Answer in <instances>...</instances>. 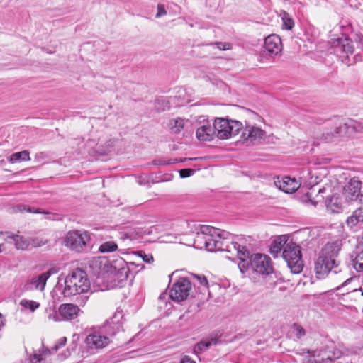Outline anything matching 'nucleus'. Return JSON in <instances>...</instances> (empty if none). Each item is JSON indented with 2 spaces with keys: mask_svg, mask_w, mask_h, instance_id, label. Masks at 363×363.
<instances>
[{
  "mask_svg": "<svg viewBox=\"0 0 363 363\" xmlns=\"http://www.w3.org/2000/svg\"><path fill=\"white\" fill-rule=\"evenodd\" d=\"M282 240L280 238L275 239L271 245L270 247V252L274 257H277L278 254H279L281 250H284V245L288 243L286 241H284L282 243Z\"/></svg>",
  "mask_w": 363,
  "mask_h": 363,
  "instance_id": "nucleus-29",
  "label": "nucleus"
},
{
  "mask_svg": "<svg viewBox=\"0 0 363 363\" xmlns=\"http://www.w3.org/2000/svg\"><path fill=\"white\" fill-rule=\"evenodd\" d=\"M24 211L33 213H47L45 211H41L39 208H35L24 204H17L12 208V212L13 213H23Z\"/></svg>",
  "mask_w": 363,
  "mask_h": 363,
  "instance_id": "nucleus-28",
  "label": "nucleus"
},
{
  "mask_svg": "<svg viewBox=\"0 0 363 363\" xmlns=\"http://www.w3.org/2000/svg\"><path fill=\"white\" fill-rule=\"evenodd\" d=\"M90 240L88 231L70 230L64 238V244L72 251L84 252L91 249Z\"/></svg>",
  "mask_w": 363,
  "mask_h": 363,
  "instance_id": "nucleus-5",
  "label": "nucleus"
},
{
  "mask_svg": "<svg viewBox=\"0 0 363 363\" xmlns=\"http://www.w3.org/2000/svg\"><path fill=\"white\" fill-rule=\"evenodd\" d=\"M167 13L164 7L162 5H158L157 6V13L156 14V18H159L162 16H164Z\"/></svg>",
  "mask_w": 363,
  "mask_h": 363,
  "instance_id": "nucleus-45",
  "label": "nucleus"
},
{
  "mask_svg": "<svg viewBox=\"0 0 363 363\" xmlns=\"http://www.w3.org/2000/svg\"><path fill=\"white\" fill-rule=\"evenodd\" d=\"M337 138L335 133V130L333 132H326L323 133L321 139L326 143L333 142L334 139Z\"/></svg>",
  "mask_w": 363,
  "mask_h": 363,
  "instance_id": "nucleus-37",
  "label": "nucleus"
},
{
  "mask_svg": "<svg viewBox=\"0 0 363 363\" xmlns=\"http://www.w3.org/2000/svg\"><path fill=\"white\" fill-rule=\"evenodd\" d=\"M362 182L355 179L352 178L350 182L345 186L343 189V196L346 202H361L363 194L361 193Z\"/></svg>",
  "mask_w": 363,
  "mask_h": 363,
  "instance_id": "nucleus-10",
  "label": "nucleus"
},
{
  "mask_svg": "<svg viewBox=\"0 0 363 363\" xmlns=\"http://www.w3.org/2000/svg\"><path fill=\"white\" fill-rule=\"evenodd\" d=\"M264 134V131L260 128L246 123L241 138L246 143L251 144L254 143L257 140L262 139Z\"/></svg>",
  "mask_w": 363,
  "mask_h": 363,
  "instance_id": "nucleus-16",
  "label": "nucleus"
},
{
  "mask_svg": "<svg viewBox=\"0 0 363 363\" xmlns=\"http://www.w3.org/2000/svg\"><path fill=\"white\" fill-rule=\"evenodd\" d=\"M216 136L221 140L233 137L242 130L243 125L241 122L228 120L224 118H217L214 121Z\"/></svg>",
  "mask_w": 363,
  "mask_h": 363,
  "instance_id": "nucleus-7",
  "label": "nucleus"
},
{
  "mask_svg": "<svg viewBox=\"0 0 363 363\" xmlns=\"http://www.w3.org/2000/svg\"><path fill=\"white\" fill-rule=\"evenodd\" d=\"M282 257L292 273L298 274L302 271L303 261L300 246L293 242L285 244Z\"/></svg>",
  "mask_w": 363,
  "mask_h": 363,
  "instance_id": "nucleus-6",
  "label": "nucleus"
},
{
  "mask_svg": "<svg viewBox=\"0 0 363 363\" xmlns=\"http://www.w3.org/2000/svg\"><path fill=\"white\" fill-rule=\"evenodd\" d=\"M327 210L333 213H338L342 211V202L337 195L328 197L325 201Z\"/></svg>",
  "mask_w": 363,
  "mask_h": 363,
  "instance_id": "nucleus-24",
  "label": "nucleus"
},
{
  "mask_svg": "<svg viewBox=\"0 0 363 363\" xmlns=\"http://www.w3.org/2000/svg\"><path fill=\"white\" fill-rule=\"evenodd\" d=\"M240 262L238 263V267L242 273H245L249 267H250V262L247 261L248 257H238Z\"/></svg>",
  "mask_w": 363,
  "mask_h": 363,
  "instance_id": "nucleus-36",
  "label": "nucleus"
},
{
  "mask_svg": "<svg viewBox=\"0 0 363 363\" xmlns=\"http://www.w3.org/2000/svg\"><path fill=\"white\" fill-rule=\"evenodd\" d=\"M179 363H196L195 361L192 360L189 357L184 356L180 361Z\"/></svg>",
  "mask_w": 363,
  "mask_h": 363,
  "instance_id": "nucleus-48",
  "label": "nucleus"
},
{
  "mask_svg": "<svg viewBox=\"0 0 363 363\" xmlns=\"http://www.w3.org/2000/svg\"><path fill=\"white\" fill-rule=\"evenodd\" d=\"M29 160H30V153L28 150L15 152L8 157V161L11 163Z\"/></svg>",
  "mask_w": 363,
  "mask_h": 363,
  "instance_id": "nucleus-27",
  "label": "nucleus"
},
{
  "mask_svg": "<svg viewBox=\"0 0 363 363\" xmlns=\"http://www.w3.org/2000/svg\"><path fill=\"white\" fill-rule=\"evenodd\" d=\"M359 291H362V295H363V289L360 288V289H359Z\"/></svg>",
  "mask_w": 363,
  "mask_h": 363,
  "instance_id": "nucleus-55",
  "label": "nucleus"
},
{
  "mask_svg": "<svg viewBox=\"0 0 363 363\" xmlns=\"http://www.w3.org/2000/svg\"><path fill=\"white\" fill-rule=\"evenodd\" d=\"M247 113L252 116H255V117L257 116V114L252 111L247 110Z\"/></svg>",
  "mask_w": 363,
  "mask_h": 363,
  "instance_id": "nucleus-49",
  "label": "nucleus"
},
{
  "mask_svg": "<svg viewBox=\"0 0 363 363\" xmlns=\"http://www.w3.org/2000/svg\"><path fill=\"white\" fill-rule=\"evenodd\" d=\"M184 125V120L178 118L177 119L172 120L169 123L170 129L174 134H178L183 129Z\"/></svg>",
  "mask_w": 363,
  "mask_h": 363,
  "instance_id": "nucleus-31",
  "label": "nucleus"
},
{
  "mask_svg": "<svg viewBox=\"0 0 363 363\" xmlns=\"http://www.w3.org/2000/svg\"><path fill=\"white\" fill-rule=\"evenodd\" d=\"M213 44L220 50H226L230 48V44L228 43L216 42Z\"/></svg>",
  "mask_w": 363,
  "mask_h": 363,
  "instance_id": "nucleus-42",
  "label": "nucleus"
},
{
  "mask_svg": "<svg viewBox=\"0 0 363 363\" xmlns=\"http://www.w3.org/2000/svg\"><path fill=\"white\" fill-rule=\"evenodd\" d=\"M110 342L109 337L103 335L100 333H91L85 339L86 347L91 353H94L106 347Z\"/></svg>",
  "mask_w": 363,
  "mask_h": 363,
  "instance_id": "nucleus-11",
  "label": "nucleus"
},
{
  "mask_svg": "<svg viewBox=\"0 0 363 363\" xmlns=\"http://www.w3.org/2000/svg\"><path fill=\"white\" fill-rule=\"evenodd\" d=\"M329 274L331 275H337V282L342 281L337 289L347 285L353 280V277H350L347 267H342L339 266L338 268H333Z\"/></svg>",
  "mask_w": 363,
  "mask_h": 363,
  "instance_id": "nucleus-21",
  "label": "nucleus"
},
{
  "mask_svg": "<svg viewBox=\"0 0 363 363\" xmlns=\"http://www.w3.org/2000/svg\"><path fill=\"white\" fill-rule=\"evenodd\" d=\"M188 160H192L193 159L188 158ZM194 160H196V158H194ZM186 160H187V158H184V160H178L177 159H169L168 160H165L164 159H157V160H154L152 161V164L157 165V166H166V165L175 164L178 162H183V161H186Z\"/></svg>",
  "mask_w": 363,
  "mask_h": 363,
  "instance_id": "nucleus-32",
  "label": "nucleus"
},
{
  "mask_svg": "<svg viewBox=\"0 0 363 363\" xmlns=\"http://www.w3.org/2000/svg\"><path fill=\"white\" fill-rule=\"evenodd\" d=\"M123 315L121 313H116L104 325V330L110 336L115 335L121 329L120 320Z\"/></svg>",
  "mask_w": 363,
  "mask_h": 363,
  "instance_id": "nucleus-19",
  "label": "nucleus"
},
{
  "mask_svg": "<svg viewBox=\"0 0 363 363\" xmlns=\"http://www.w3.org/2000/svg\"><path fill=\"white\" fill-rule=\"evenodd\" d=\"M342 248V241L337 240L328 242L321 249L315 262V272L318 279L326 277L333 268H338L340 262L337 259Z\"/></svg>",
  "mask_w": 363,
  "mask_h": 363,
  "instance_id": "nucleus-1",
  "label": "nucleus"
},
{
  "mask_svg": "<svg viewBox=\"0 0 363 363\" xmlns=\"http://www.w3.org/2000/svg\"><path fill=\"white\" fill-rule=\"evenodd\" d=\"M8 239H11L13 241L14 245L16 249L21 250H29L28 238H25L19 235H13L12 233H6Z\"/></svg>",
  "mask_w": 363,
  "mask_h": 363,
  "instance_id": "nucleus-25",
  "label": "nucleus"
},
{
  "mask_svg": "<svg viewBox=\"0 0 363 363\" xmlns=\"http://www.w3.org/2000/svg\"><path fill=\"white\" fill-rule=\"evenodd\" d=\"M89 286L86 273L81 269H77L66 277L62 294L64 296L69 297L87 291Z\"/></svg>",
  "mask_w": 363,
  "mask_h": 363,
  "instance_id": "nucleus-4",
  "label": "nucleus"
},
{
  "mask_svg": "<svg viewBox=\"0 0 363 363\" xmlns=\"http://www.w3.org/2000/svg\"><path fill=\"white\" fill-rule=\"evenodd\" d=\"M218 240L224 242L223 250H220V251H227L229 252L235 251L238 257H250L249 250L242 245L243 238H238V241L233 240L230 242L226 240L225 238H223V240H221V238H218Z\"/></svg>",
  "mask_w": 363,
  "mask_h": 363,
  "instance_id": "nucleus-12",
  "label": "nucleus"
},
{
  "mask_svg": "<svg viewBox=\"0 0 363 363\" xmlns=\"http://www.w3.org/2000/svg\"><path fill=\"white\" fill-rule=\"evenodd\" d=\"M275 186L286 194L295 192L299 187V184L294 179L289 177H284L281 179L277 177L274 181Z\"/></svg>",
  "mask_w": 363,
  "mask_h": 363,
  "instance_id": "nucleus-18",
  "label": "nucleus"
},
{
  "mask_svg": "<svg viewBox=\"0 0 363 363\" xmlns=\"http://www.w3.org/2000/svg\"><path fill=\"white\" fill-rule=\"evenodd\" d=\"M341 356H342V352L340 350H336L333 352L332 355H329L328 357V359L330 360H335V359H339Z\"/></svg>",
  "mask_w": 363,
  "mask_h": 363,
  "instance_id": "nucleus-44",
  "label": "nucleus"
},
{
  "mask_svg": "<svg viewBox=\"0 0 363 363\" xmlns=\"http://www.w3.org/2000/svg\"><path fill=\"white\" fill-rule=\"evenodd\" d=\"M1 247H2V245H0V252H1V251H2V248Z\"/></svg>",
  "mask_w": 363,
  "mask_h": 363,
  "instance_id": "nucleus-54",
  "label": "nucleus"
},
{
  "mask_svg": "<svg viewBox=\"0 0 363 363\" xmlns=\"http://www.w3.org/2000/svg\"><path fill=\"white\" fill-rule=\"evenodd\" d=\"M250 268L261 274L268 275L273 272L271 258L262 254H254L250 259Z\"/></svg>",
  "mask_w": 363,
  "mask_h": 363,
  "instance_id": "nucleus-8",
  "label": "nucleus"
},
{
  "mask_svg": "<svg viewBox=\"0 0 363 363\" xmlns=\"http://www.w3.org/2000/svg\"><path fill=\"white\" fill-rule=\"evenodd\" d=\"M353 267L357 272H363V244L360 243L357 248L356 255L352 259Z\"/></svg>",
  "mask_w": 363,
  "mask_h": 363,
  "instance_id": "nucleus-26",
  "label": "nucleus"
},
{
  "mask_svg": "<svg viewBox=\"0 0 363 363\" xmlns=\"http://www.w3.org/2000/svg\"><path fill=\"white\" fill-rule=\"evenodd\" d=\"M196 134L199 140L211 141L216 135V132L214 125H205L197 128Z\"/></svg>",
  "mask_w": 363,
  "mask_h": 363,
  "instance_id": "nucleus-23",
  "label": "nucleus"
},
{
  "mask_svg": "<svg viewBox=\"0 0 363 363\" xmlns=\"http://www.w3.org/2000/svg\"><path fill=\"white\" fill-rule=\"evenodd\" d=\"M43 359L41 354H34L28 360V363H43Z\"/></svg>",
  "mask_w": 363,
  "mask_h": 363,
  "instance_id": "nucleus-43",
  "label": "nucleus"
},
{
  "mask_svg": "<svg viewBox=\"0 0 363 363\" xmlns=\"http://www.w3.org/2000/svg\"><path fill=\"white\" fill-rule=\"evenodd\" d=\"M191 284L186 277H180L172 286L169 297L176 302H181L188 297Z\"/></svg>",
  "mask_w": 363,
  "mask_h": 363,
  "instance_id": "nucleus-9",
  "label": "nucleus"
},
{
  "mask_svg": "<svg viewBox=\"0 0 363 363\" xmlns=\"http://www.w3.org/2000/svg\"><path fill=\"white\" fill-rule=\"evenodd\" d=\"M20 305L25 308H29L32 312H34L40 306L39 303L26 299H22L20 302Z\"/></svg>",
  "mask_w": 363,
  "mask_h": 363,
  "instance_id": "nucleus-34",
  "label": "nucleus"
},
{
  "mask_svg": "<svg viewBox=\"0 0 363 363\" xmlns=\"http://www.w3.org/2000/svg\"><path fill=\"white\" fill-rule=\"evenodd\" d=\"M282 49L281 38L275 34L270 35L264 39L263 52L270 56L277 55Z\"/></svg>",
  "mask_w": 363,
  "mask_h": 363,
  "instance_id": "nucleus-14",
  "label": "nucleus"
},
{
  "mask_svg": "<svg viewBox=\"0 0 363 363\" xmlns=\"http://www.w3.org/2000/svg\"><path fill=\"white\" fill-rule=\"evenodd\" d=\"M346 225L350 229L354 230L362 228L363 226V208H359L354 211L352 215L347 217Z\"/></svg>",
  "mask_w": 363,
  "mask_h": 363,
  "instance_id": "nucleus-20",
  "label": "nucleus"
},
{
  "mask_svg": "<svg viewBox=\"0 0 363 363\" xmlns=\"http://www.w3.org/2000/svg\"><path fill=\"white\" fill-rule=\"evenodd\" d=\"M66 342H67V338L65 337H62V338H60V339H59L57 340V343L54 345L52 349L55 351H57V350H59L62 347L65 346Z\"/></svg>",
  "mask_w": 363,
  "mask_h": 363,
  "instance_id": "nucleus-41",
  "label": "nucleus"
},
{
  "mask_svg": "<svg viewBox=\"0 0 363 363\" xmlns=\"http://www.w3.org/2000/svg\"><path fill=\"white\" fill-rule=\"evenodd\" d=\"M79 308L77 305L72 303H65L60 306L58 308L59 315L61 318L55 316V320H71L76 318L79 312Z\"/></svg>",
  "mask_w": 363,
  "mask_h": 363,
  "instance_id": "nucleus-17",
  "label": "nucleus"
},
{
  "mask_svg": "<svg viewBox=\"0 0 363 363\" xmlns=\"http://www.w3.org/2000/svg\"><path fill=\"white\" fill-rule=\"evenodd\" d=\"M120 262H121V263H120L121 265H122L123 264L128 265V263H126L123 259H121Z\"/></svg>",
  "mask_w": 363,
  "mask_h": 363,
  "instance_id": "nucleus-53",
  "label": "nucleus"
},
{
  "mask_svg": "<svg viewBox=\"0 0 363 363\" xmlns=\"http://www.w3.org/2000/svg\"><path fill=\"white\" fill-rule=\"evenodd\" d=\"M283 26L282 28L286 30H291L294 26V20L286 12L283 11L282 14Z\"/></svg>",
  "mask_w": 363,
  "mask_h": 363,
  "instance_id": "nucleus-33",
  "label": "nucleus"
},
{
  "mask_svg": "<svg viewBox=\"0 0 363 363\" xmlns=\"http://www.w3.org/2000/svg\"><path fill=\"white\" fill-rule=\"evenodd\" d=\"M362 130L363 127L361 123L355 121L349 120L342 124H340L339 126L335 128V133L337 138L351 136L355 133L361 132Z\"/></svg>",
  "mask_w": 363,
  "mask_h": 363,
  "instance_id": "nucleus-15",
  "label": "nucleus"
},
{
  "mask_svg": "<svg viewBox=\"0 0 363 363\" xmlns=\"http://www.w3.org/2000/svg\"><path fill=\"white\" fill-rule=\"evenodd\" d=\"M4 325V317L0 314V328Z\"/></svg>",
  "mask_w": 363,
  "mask_h": 363,
  "instance_id": "nucleus-50",
  "label": "nucleus"
},
{
  "mask_svg": "<svg viewBox=\"0 0 363 363\" xmlns=\"http://www.w3.org/2000/svg\"><path fill=\"white\" fill-rule=\"evenodd\" d=\"M362 244H363V242H362Z\"/></svg>",
  "mask_w": 363,
  "mask_h": 363,
  "instance_id": "nucleus-57",
  "label": "nucleus"
},
{
  "mask_svg": "<svg viewBox=\"0 0 363 363\" xmlns=\"http://www.w3.org/2000/svg\"><path fill=\"white\" fill-rule=\"evenodd\" d=\"M332 48L334 54L347 66L354 65L362 60L359 53L354 55V48L351 39L340 38L333 42Z\"/></svg>",
  "mask_w": 363,
  "mask_h": 363,
  "instance_id": "nucleus-3",
  "label": "nucleus"
},
{
  "mask_svg": "<svg viewBox=\"0 0 363 363\" xmlns=\"http://www.w3.org/2000/svg\"><path fill=\"white\" fill-rule=\"evenodd\" d=\"M57 272L55 268H51L45 272H43L38 276L34 277L28 280L26 284V288L28 290H40L43 291L49 277Z\"/></svg>",
  "mask_w": 363,
  "mask_h": 363,
  "instance_id": "nucleus-13",
  "label": "nucleus"
},
{
  "mask_svg": "<svg viewBox=\"0 0 363 363\" xmlns=\"http://www.w3.org/2000/svg\"><path fill=\"white\" fill-rule=\"evenodd\" d=\"M325 191V188H322V189H320L318 190V194H320L322 193H324Z\"/></svg>",
  "mask_w": 363,
  "mask_h": 363,
  "instance_id": "nucleus-51",
  "label": "nucleus"
},
{
  "mask_svg": "<svg viewBox=\"0 0 363 363\" xmlns=\"http://www.w3.org/2000/svg\"><path fill=\"white\" fill-rule=\"evenodd\" d=\"M129 239L130 238V236L128 234H125L123 237V239Z\"/></svg>",
  "mask_w": 363,
  "mask_h": 363,
  "instance_id": "nucleus-52",
  "label": "nucleus"
},
{
  "mask_svg": "<svg viewBox=\"0 0 363 363\" xmlns=\"http://www.w3.org/2000/svg\"><path fill=\"white\" fill-rule=\"evenodd\" d=\"M140 256H141L143 260L146 263H151L152 262H153L152 256L147 255L145 253L143 254V255H140Z\"/></svg>",
  "mask_w": 363,
  "mask_h": 363,
  "instance_id": "nucleus-46",
  "label": "nucleus"
},
{
  "mask_svg": "<svg viewBox=\"0 0 363 363\" xmlns=\"http://www.w3.org/2000/svg\"><path fill=\"white\" fill-rule=\"evenodd\" d=\"M118 245L113 241H106L102 243L99 247V252L101 253H107L116 251Z\"/></svg>",
  "mask_w": 363,
  "mask_h": 363,
  "instance_id": "nucleus-30",
  "label": "nucleus"
},
{
  "mask_svg": "<svg viewBox=\"0 0 363 363\" xmlns=\"http://www.w3.org/2000/svg\"><path fill=\"white\" fill-rule=\"evenodd\" d=\"M196 170L194 169H182L179 170V175L182 178H186L192 176L195 173Z\"/></svg>",
  "mask_w": 363,
  "mask_h": 363,
  "instance_id": "nucleus-38",
  "label": "nucleus"
},
{
  "mask_svg": "<svg viewBox=\"0 0 363 363\" xmlns=\"http://www.w3.org/2000/svg\"><path fill=\"white\" fill-rule=\"evenodd\" d=\"M220 335L217 333L211 334L208 337L201 340L194 347L195 352H201L208 349L212 345H216L220 342Z\"/></svg>",
  "mask_w": 363,
  "mask_h": 363,
  "instance_id": "nucleus-22",
  "label": "nucleus"
},
{
  "mask_svg": "<svg viewBox=\"0 0 363 363\" xmlns=\"http://www.w3.org/2000/svg\"><path fill=\"white\" fill-rule=\"evenodd\" d=\"M29 242V250L33 247H40L46 243L45 240H43L42 238H39L37 237L28 238Z\"/></svg>",
  "mask_w": 363,
  "mask_h": 363,
  "instance_id": "nucleus-35",
  "label": "nucleus"
},
{
  "mask_svg": "<svg viewBox=\"0 0 363 363\" xmlns=\"http://www.w3.org/2000/svg\"><path fill=\"white\" fill-rule=\"evenodd\" d=\"M120 273L122 274H124V277L125 279L128 278V273L130 272V269L128 268V267H124L123 266H122L120 269Z\"/></svg>",
  "mask_w": 363,
  "mask_h": 363,
  "instance_id": "nucleus-47",
  "label": "nucleus"
},
{
  "mask_svg": "<svg viewBox=\"0 0 363 363\" xmlns=\"http://www.w3.org/2000/svg\"><path fill=\"white\" fill-rule=\"evenodd\" d=\"M194 277L195 279H196L199 281V283L205 287H208V283L207 281V279L203 275H198V274H194Z\"/></svg>",
  "mask_w": 363,
  "mask_h": 363,
  "instance_id": "nucleus-40",
  "label": "nucleus"
},
{
  "mask_svg": "<svg viewBox=\"0 0 363 363\" xmlns=\"http://www.w3.org/2000/svg\"><path fill=\"white\" fill-rule=\"evenodd\" d=\"M293 328L295 330L296 333V337L298 339H300L301 337L305 335V330L301 327L300 325L297 324H294Z\"/></svg>",
  "mask_w": 363,
  "mask_h": 363,
  "instance_id": "nucleus-39",
  "label": "nucleus"
},
{
  "mask_svg": "<svg viewBox=\"0 0 363 363\" xmlns=\"http://www.w3.org/2000/svg\"><path fill=\"white\" fill-rule=\"evenodd\" d=\"M312 203L313 204V206H315V205H316V202H313V201H312Z\"/></svg>",
  "mask_w": 363,
  "mask_h": 363,
  "instance_id": "nucleus-56",
  "label": "nucleus"
},
{
  "mask_svg": "<svg viewBox=\"0 0 363 363\" xmlns=\"http://www.w3.org/2000/svg\"><path fill=\"white\" fill-rule=\"evenodd\" d=\"M222 233L221 230L213 226L200 225L199 231L196 233L194 238L193 245L196 249L205 248L210 252L223 250L224 242L218 240L222 238Z\"/></svg>",
  "mask_w": 363,
  "mask_h": 363,
  "instance_id": "nucleus-2",
  "label": "nucleus"
}]
</instances>
